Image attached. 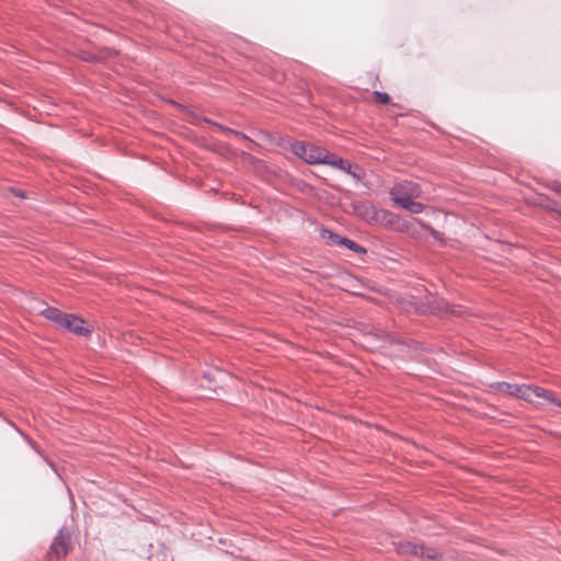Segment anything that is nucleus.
Returning a JSON list of instances; mask_svg holds the SVG:
<instances>
[{"mask_svg": "<svg viewBox=\"0 0 561 561\" xmlns=\"http://www.w3.org/2000/svg\"><path fill=\"white\" fill-rule=\"evenodd\" d=\"M365 220L368 222L378 224L387 229H392L399 232L405 233H414V222L420 224L424 229H426L433 237L437 238L438 232L431 228L430 226L424 225L419 219H414V221H409L402 219L399 215L387 210V209H367L365 215H363Z\"/></svg>", "mask_w": 561, "mask_h": 561, "instance_id": "1", "label": "nucleus"}, {"mask_svg": "<svg viewBox=\"0 0 561 561\" xmlns=\"http://www.w3.org/2000/svg\"><path fill=\"white\" fill-rule=\"evenodd\" d=\"M291 151L309 164L324 163L331 167H341L343 164L342 158L313 144L296 141L291 145Z\"/></svg>", "mask_w": 561, "mask_h": 561, "instance_id": "2", "label": "nucleus"}, {"mask_svg": "<svg viewBox=\"0 0 561 561\" xmlns=\"http://www.w3.org/2000/svg\"><path fill=\"white\" fill-rule=\"evenodd\" d=\"M422 190L416 182L402 181L396 183L390 190V196L394 205L400 207L402 204L408 203L409 199H416L421 196Z\"/></svg>", "mask_w": 561, "mask_h": 561, "instance_id": "3", "label": "nucleus"}, {"mask_svg": "<svg viewBox=\"0 0 561 561\" xmlns=\"http://www.w3.org/2000/svg\"><path fill=\"white\" fill-rule=\"evenodd\" d=\"M520 392L522 399L530 403L542 404L545 402H550L561 407V401L557 399L554 393L545 388L525 385V388H523Z\"/></svg>", "mask_w": 561, "mask_h": 561, "instance_id": "4", "label": "nucleus"}, {"mask_svg": "<svg viewBox=\"0 0 561 561\" xmlns=\"http://www.w3.org/2000/svg\"><path fill=\"white\" fill-rule=\"evenodd\" d=\"M396 550L401 556H421L430 560H437L440 556L439 552L433 548H425L409 541L399 542Z\"/></svg>", "mask_w": 561, "mask_h": 561, "instance_id": "5", "label": "nucleus"}, {"mask_svg": "<svg viewBox=\"0 0 561 561\" xmlns=\"http://www.w3.org/2000/svg\"><path fill=\"white\" fill-rule=\"evenodd\" d=\"M61 328H65L68 331L72 332L75 334L81 335V336H87L92 331L90 327L85 325L84 320H82L81 318H78L73 314H68V313L61 324Z\"/></svg>", "mask_w": 561, "mask_h": 561, "instance_id": "6", "label": "nucleus"}, {"mask_svg": "<svg viewBox=\"0 0 561 561\" xmlns=\"http://www.w3.org/2000/svg\"><path fill=\"white\" fill-rule=\"evenodd\" d=\"M70 550L71 542L69 535L60 531L50 546L49 554L55 556L56 558H64Z\"/></svg>", "mask_w": 561, "mask_h": 561, "instance_id": "7", "label": "nucleus"}, {"mask_svg": "<svg viewBox=\"0 0 561 561\" xmlns=\"http://www.w3.org/2000/svg\"><path fill=\"white\" fill-rule=\"evenodd\" d=\"M42 316H44L47 320L53 321L58 327H61L64 320L66 319L67 313L60 311L54 307H46L38 311Z\"/></svg>", "mask_w": 561, "mask_h": 561, "instance_id": "8", "label": "nucleus"}, {"mask_svg": "<svg viewBox=\"0 0 561 561\" xmlns=\"http://www.w3.org/2000/svg\"><path fill=\"white\" fill-rule=\"evenodd\" d=\"M496 390L502 393H507L515 396L517 398H522V392H519V389L522 390L525 388V385H513L508 382H499L496 383Z\"/></svg>", "mask_w": 561, "mask_h": 561, "instance_id": "9", "label": "nucleus"}, {"mask_svg": "<svg viewBox=\"0 0 561 561\" xmlns=\"http://www.w3.org/2000/svg\"><path fill=\"white\" fill-rule=\"evenodd\" d=\"M336 168L347 172L354 179H357V180H360L364 176V171L360 167L354 165L345 160H343V164L341 167H336Z\"/></svg>", "mask_w": 561, "mask_h": 561, "instance_id": "10", "label": "nucleus"}, {"mask_svg": "<svg viewBox=\"0 0 561 561\" xmlns=\"http://www.w3.org/2000/svg\"><path fill=\"white\" fill-rule=\"evenodd\" d=\"M400 208H403L412 214H420L424 210L425 206L415 199H409V202L402 204Z\"/></svg>", "mask_w": 561, "mask_h": 561, "instance_id": "11", "label": "nucleus"}, {"mask_svg": "<svg viewBox=\"0 0 561 561\" xmlns=\"http://www.w3.org/2000/svg\"><path fill=\"white\" fill-rule=\"evenodd\" d=\"M320 236L323 240H325L329 244H339L341 243L343 237H340L328 229H321Z\"/></svg>", "mask_w": 561, "mask_h": 561, "instance_id": "12", "label": "nucleus"}, {"mask_svg": "<svg viewBox=\"0 0 561 561\" xmlns=\"http://www.w3.org/2000/svg\"><path fill=\"white\" fill-rule=\"evenodd\" d=\"M340 242H341V243H339L340 245H344L354 252H357V253L365 252V249L363 247H360L359 244H357L356 242H354L353 240H350L347 238H342V240H340Z\"/></svg>", "mask_w": 561, "mask_h": 561, "instance_id": "13", "label": "nucleus"}, {"mask_svg": "<svg viewBox=\"0 0 561 561\" xmlns=\"http://www.w3.org/2000/svg\"><path fill=\"white\" fill-rule=\"evenodd\" d=\"M374 98L377 102L382 103V104H387L390 101L389 94H387L385 92L375 91Z\"/></svg>", "mask_w": 561, "mask_h": 561, "instance_id": "14", "label": "nucleus"}, {"mask_svg": "<svg viewBox=\"0 0 561 561\" xmlns=\"http://www.w3.org/2000/svg\"><path fill=\"white\" fill-rule=\"evenodd\" d=\"M548 187L556 192L557 194L561 195V183L560 182H551Z\"/></svg>", "mask_w": 561, "mask_h": 561, "instance_id": "15", "label": "nucleus"}, {"mask_svg": "<svg viewBox=\"0 0 561 561\" xmlns=\"http://www.w3.org/2000/svg\"><path fill=\"white\" fill-rule=\"evenodd\" d=\"M560 215H561V209L559 210Z\"/></svg>", "mask_w": 561, "mask_h": 561, "instance_id": "16", "label": "nucleus"}]
</instances>
